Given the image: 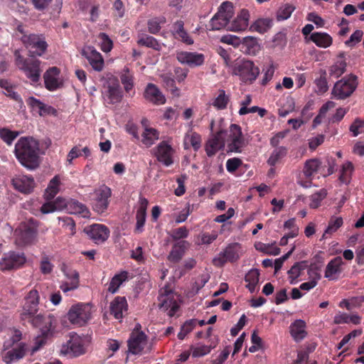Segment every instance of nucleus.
Instances as JSON below:
<instances>
[{"mask_svg": "<svg viewBox=\"0 0 364 364\" xmlns=\"http://www.w3.org/2000/svg\"><path fill=\"white\" fill-rule=\"evenodd\" d=\"M12 184L15 189L26 194L30 193L33 190L35 186L33 178L24 175L14 178Z\"/></svg>", "mask_w": 364, "mask_h": 364, "instance_id": "c85d7f7f", "label": "nucleus"}, {"mask_svg": "<svg viewBox=\"0 0 364 364\" xmlns=\"http://www.w3.org/2000/svg\"><path fill=\"white\" fill-rule=\"evenodd\" d=\"M295 7L291 4H284L281 6L277 13V19L278 21H284L288 19L292 12L294 11Z\"/></svg>", "mask_w": 364, "mask_h": 364, "instance_id": "4d7b16f0", "label": "nucleus"}, {"mask_svg": "<svg viewBox=\"0 0 364 364\" xmlns=\"http://www.w3.org/2000/svg\"><path fill=\"white\" fill-rule=\"evenodd\" d=\"M197 323V320L191 319L186 321L181 328L180 332L178 333V338L180 340H183L186 335L191 332Z\"/></svg>", "mask_w": 364, "mask_h": 364, "instance_id": "bf43d9fd", "label": "nucleus"}, {"mask_svg": "<svg viewBox=\"0 0 364 364\" xmlns=\"http://www.w3.org/2000/svg\"><path fill=\"white\" fill-rule=\"evenodd\" d=\"M177 60L191 68L202 65L205 62V55L197 52L179 51L176 53Z\"/></svg>", "mask_w": 364, "mask_h": 364, "instance_id": "aec40b11", "label": "nucleus"}, {"mask_svg": "<svg viewBox=\"0 0 364 364\" xmlns=\"http://www.w3.org/2000/svg\"><path fill=\"white\" fill-rule=\"evenodd\" d=\"M326 193L325 190H321L310 196L309 206L311 208H317L321 202L325 198Z\"/></svg>", "mask_w": 364, "mask_h": 364, "instance_id": "e2e57ef3", "label": "nucleus"}, {"mask_svg": "<svg viewBox=\"0 0 364 364\" xmlns=\"http://www.w3.org/2000/svg\"><path fill=\"white\" fill-rule=\"evenodd\" d=\"M165 18H154L148 21V29L151 33L155 34L161 29V25L165 23Z\"/></svg>", "mask_w": 364, "mask_h": 364, "instance_id": "0e129e2a", "label": "nucleus"}, {"mask_svg": "<svg viewBox=\"0 0 364 364\" xmlns=\"http://www.w3.org/2000/svg\"><path fill=\"white\" fill-rule=\"evenodd\" d=\"M81 54L88 60L93 70L100 72L105 66V60L101 53L91 46H85L81 50Z\"/></svg>", "mask_w": 364, "mask_h": 364, "instance_id": "a211bd4d", "label": "nucleus"}, {"mask_svg": "<svg viewBox=\"0 0 364 364\" xmlns=\"http://www.w3.org/2000/svg\"><path fill=\"white\" fill-rule=\"evenodd\" d=\"M111 194V189L107 186H103L96 189L92 203L94 210L100 214L105 213L108 208Z\"/></svg>", "mask_w": 364, "mask_h": 364, "instance_id": "f3484780", "label": "nucleus"}, {"mask_svg": "<svg viewBox=\"0 0 364 364\" xmlns=\"http://www.w3.org/2000/svg\"><path fill=\"white\" fill-rule=\"evenodd\" d=\"M63 209L62 198H57L54 201H48L41 208V211L43 214H48L55 211H60Z\"/></svg>", "mask_w": 364, "mask_h": 364, "instance_id": "49530a36", "label": "nucleus"}, {"mask_svg": "<svg viewBox=\"0 0 364 364\" xmlns=\"http://www.w3.org/2000/svg\"><path fill=\"white\" fill-rule=\"evenodd\" d=\"M360 317L356 314H348L344 312L338 311L333 317V323L335 324H359L360 323Z\"/></svg>", "mask_w": 364, "mask_h": 364, "instance_id": "c9c22d12", "label": "nucleus"}, {"mask_svg": "<svg viewBox=\"0 0 364 364\" xmlns=\"http://www.w3.org/2000/svg\"><path fill=\"white\" fill-rule=\"evenodd\" d=\"M37 223L29 218L19 225L14 232L15 242L18 246H24L31 243L36 238Z\"/></svg>", "mask_w": 364, "mask_h": 364, "instance_id": "423d86ee", "label": "nucleus"}, {"mask_svg": "<svg viewBox=\"0 0 364 364\" xmlns=\"http://www.w3.org/2000/svg\"><path fill=\"white\" fill-rule=\"evenodd\" d=\"M350 132L353 133L354 136H358L359 134L364 132V120L357 119L351 124L350 127Z\"/></svg>", "mask_w": 364, "mask_h": 364, "instance_id": "774afa93", "label": "nucleus"}, {"mask_svg": "<svg viewBox=\"0 0 364 364\" xmlns=\"http://www.w3.org/2000/svg\"><path fill=\"white\" fill-rule=\"evenodd\" d=\"M63 209L70 214L77 215L85 218L90 216V212L86 205L76 200L70 199L67 201L63 198Z\"/></svg>", "mask_w": 364, "mask_h": 364, "instance_id": "b1692460", "label": "nucleus"}, {"mask_svg": "<svg viewBox=\"0 0 364 364\" xmlns=\"http://www.w3.org/2000/svg\"><path fill=\"white\" fill-rule=\"evenodd\" d=\"M184 144L185 146L190 144L194 150L197 151L200 149L201 145V137L196 132L187 133L185 136ZM186 148L188 147L186 146Z\"/></svg>", "mask_w": 364, "mask_h": 364, "instance_id": "5fc2aeb1", "label": "nucleus"}, {"mask_svg": "<svg viewBox=\"0 0 364 364\" xmlns=\"http://www.w3.org/2000/svg\"><path fill=\"white\" fill-rule=\"evenodd\" d=\"M26 352L27 346L25 343H20L11 347L10 341H5L1 354L2 360L6 364H12L22 359Z\"/></svg>", "mask_w": 364, "mask_h": 364, "instance_id": "ddd939ff", "label": "nucleus"}, {"mask_svg": "<svg viewBox=\"0 0 364 364\" xmlns=\"http://www.w3.org/2000/svg\"><path fill=\"white\" fill-rule=\"evenodd\" d=\"M250 13L247 10L242 9L237 17L228 26V30L239 32L247 29L249 25Z\"/></svg>", "mask_w": 364, "mask_h": 364, "instance_id": "c756f323", "label": "nucleus"}, {"mask_svg": "<svg viewBox=\"0 0 364 364\" xmlns=\"http://www.w3.org/2000/svg\"><path fill=\"white\" fill-rule=\"evenodd\" d=\"M343 221L341 217L333 216L330 218L328 225L322 235V239H325L327 235L336 232L342 225Z\"/></svg>", "mask_w": 364, "mask_h": 364, "instance_id": "de8ad7c7", "label": "nucleus"}, {"mask_svg": "<svg viewBox=\"0 0 364 364\" xmlns=\"http://www.w3.org/2000/svg\"><path fill=\"white\" fill-rule=\"evenodd\" d=\"M232 73L242 82L252 84L258 77L259 69L252 61L242 59L235 63Z\"/></svg>", "mask_w": 364, "mask_h": 364, "instance_id": "0eeeda50", "label": "nucleus"}, {"mask_svg": "<svg viewBox=\"0 0 364 364\" xmlns=\"http://www.w3.org/2000/svg\"><path fill=\"white\" fill-rule=\"evenodd\" d=\"M60 71L56 67L48 69L43 75L46 87L50 91H54L62 85Z\"/></svg>", "mask_w": 364, "mask_h": 364, "instance_id": "bb28decb", "label": "nucleus"}, {"mask_svg": "<svg viewBox=\"0 0 364 364\" xmlns=\"http://www.w3.org/2000/svg\"><path fill=\"white\" fill-rule=\"evenodd\" d=\"M61 271L64 275L69 279V282H63L60 286V289L64 292L67 293L69 291H73L79 287V274L78 272L69 267L66 264H63Z\"/></svg>", "mask_w": 364, "mask_h": 364, "instance_id": "6ab92c4d", "label": "nucleus"}, {"mask_svg": "<svg viewBox=\"0 0 364 364\" xmlns=\"http://www.w3.org/2000/svg\"><path fill=\"white\" fill-rule=\"evenodd\" d=\"M310 39L318 47L326 48L331 46L333 39L331 36L322 32H315L311 33Z\"/></svg>", "mask_w": 364, "mask_h": 364, "instance_id": "e433bc0d", "label": "nucleus"}, {"mask_svg": "<svg viewBox=\"0 0 364 364\" xmlns=\"http://www.w3.org/2000/svg\"><path fill=\"white\" fill-rule=\"evenodd\" d=\"M92 307L90 304L77 303L70 306L67 313V318L73 326L82 327L92 319Z\"/></svg>", "mask_w": 364, "mask_h": 364, "instance_id": "39448f33", "label": "nucleus"}, {"mask_svg": "<svg viewBox=\"0 0 364 364\" xmlns=\"http://www.w3.org/2000/svg\"><path fill=\"white\" fill-rule=\"evenodd\" d=\"M17 32L21 34L19 38L28 50L30 56H41L46 52L48 44L42 35L28 34L22 25L18 26Z\"/></svg>", "mask_w": 364, "mask_h": 364, "instance_id": "7ed1b4c3", "label": "nucleus"}, {"mask_svg": "<svg viewBox=\"0 0 364 364\" xmlns=\"http://www.w3.org/2000/svg\"><path fill=\"white\" fill-rule=\"evenodd\" d=\"M152 154L158 161L166 166H171L173 161L175 150L168 141H162L151 150Z\"/></svg>", "mask_w": 364, "mask_h": 364, "instance_id": "4468645a", "label": "nucleus"}, {"mask_svg": "<svg viewBox=\"0 0 364 364\" xmlns=\"http://www.w3.org/2000/svg\"><path fill=\"white\" fill-rule=\"evenodd\" d=\"M144 97L149 101L154 103L162 105L166 102L164 96L159 91L158 87L153 85L149 84L145 90Z\"/></svg>", "mask_w": 364, "mask_h": 364, "instance_id": "72a5a7b5", "label": "nucleus"}, {"mask_svg": "<svg viewBox=\"0 0 364 364\" xmlns=\"http://www.w3.org/2000/svg\"><path fill=\"white\" fill-rule=\"evenodd\" d=\"M87 338L85 336L72 332L69 334L68 340L60 348V353L69 357H77L85 353Z\"/></svg>", "mask_w": 364, "mask_h": 364, "instance_id": "6e6552de", "label": "nucleus"}, {"mask_svg": "<svg viewBox=\"0 0 364 364\" xmlns=\"http://www.w3.org/2000/svg\"><path fill=\"white\" fill-rule=\"evenodd\" d=\"M242 254L241 245L237 242L231 243L213 259V264L215 267H223L228 262H234L237 261Z\"/></svg>", "mask_w": 364, "mask_h": 364, "instance_id": "f8f14e48", "label": "nucleus"}, {"mask_svg": "<svg viewBox=\"0 0 364 364\" xmlns=\"http://www.w3.org/2000/svg\"><path fill=\"white\" fill-rule=\"evenodd\" d=\"M120 79L127 93L129 96H133L134 95V91L132 90L134 87L133 75L128 68H124L122 70Z\"/></svg>", "mask_w": 364, "mask_h": 364, "instance_id": "ea45409f", "label": "nucleus"}, {"mask_svg": "<svg viewBox=\"0 0 364 364\" xmlns=\"http://www.w3.org/2000/svg\"><path fill=\"white\" fill-rule=\"evenodd\" d=\"M53 269V264L50 259L47 255H43L40 262V269L43 274H50Z\"/></svg>", "mask_w": 364, "mask_h": 364, "instance_id": "338daca9", "label": "nucleus"}, {"mask_svg": "<svg viewBox=\"0 0 364 364\" xmlns=\"http://www.w3.org/2000/svg\"><path fill=\"white\" fill-rule=\"evenodd\" d=\"M306 324L302 320H296L290 326V333L296 341L304 339L306 335L305 331Z\"/></svg>", "mask_w": 364, "mask_h": 364, "instance_id": "4c0bfd02", "label": "nucleus"}, {"mask_svg": "<svg viewBox=\"0 0 364 364\" xmlns=\"http://www.w3.org/2000/svg\"><path fill=\"white\" fill-rule=\"evenodd\" d=\"M357 85V77L353 75H348L336 82L332 90V95L336 99H345L354 92Z\"/></svg>", "mask_w": 364, "mask_h": 364, "instance_id": "9b49d317", "label": "nucleus"}, {"mask_svg": "<svg viewBox=\"0 0 364 364\" xmlns=\"http://www.w3.org/2000/svg\"><path fill=\"white\" fill-rule=\"evenodd\" d=\"M99 46L101 50L105 53H109L113 48V42L110 38L105 33H100L97 36Z\"/></svg>", "mask_w": 364, "mask_h": 364, "instance_id": "6e6d98bb", "label": "nucleus"}, {"mask_svg": "<svg viewBox=\"0 0 364 364\" xmlns=\"http://www.w3.org/2000/svg\"><path fill=\"white\" fill-rule=\"evenodd\" d=\"M227 142L230 151L235 153L242 152V149L246 146V142L242 136L241 127L239 125L232 124L230 126Z\"/></svg>", "mask_w": 364, "mask_h": 364, "instance_id": "2eb2a0df", "label": "nucleus"}, {"mask_svg": "<svg viewBox=\"0 0 364 364\" xmlns=\"http://www.w3.org/2000/svg\"><path fill=\"white\" fill-rule=\"evenodd\" d=\"M26 261L23 253L9 252L0 259V270L9 271L21 267Z\"/></svg>", "mask_w": 364, "mask_h": 364, "instance_id": "dca6fc26", "label": "nucleus"}, {"mask_svg": "<svg viewBox=\"0 0 364 364\" xmlns=\"http://www.w3.org/2000/svg\"><path fill=\"white\" fill-rule=\"evenodd\" d=\"M346 68V63L343 56L340 55L334 64L330 67L329 74L331 77L338 78L345 73Z\"/></svg>", "mask_w": 364, "mask_h": 364, "instance_id": "c03bdc74", "label": "nucleus"}, {"mask_svg": "<svg viewBox=\"0 0 364 364\" xmlns=\"http://www.w3.org/2000/svg\"><path fill=\"white\" fill-rule=\"evenodd\" d=\"M146 343V336L143 332H133L128 341L129 351L132 354H139Z\"/></svg>", "mask_w": 364, "mask_h": 364, "instance_id": "cd10ccee", "label": "nucleus"}, {"mask_svg": "<svg viewBox=\"0 0 364 364\" xmlns=\"http://www.w3.org/2000/svg\"><path fill=\"white\" fill-rule=\"evenodd\" d=\"M234 14L232 4L229 1H225L220 6L218 12L210 21L211 30H220L226 26Z\"/></svg>", "mask_w": 364, "mask_h": 364, "instance_id": "9d476101", "label": "nucleus"}, {"mask_svg": "<svg viewBox=\"0 0 364 364\" xmlns=\"http://www.w3.org/2000/svg\"><path fill=\"white\" fill-rule=\"evenodd\" d=\"M259 273L256 269H250L245 275V280L247 283L246 287L251 293L255 291L259 282Z\"/></svg>", "mask_w": 364, "mask_h": 364, "instance_id": "a18cd8bd", "label": "nucleus"}, {"mask_svg": "<svg viewBox=\"0 0 364 364\" xmlns=\"http://www.w3.org/2000/svg\"><path fill=\"white\" fill-rule=\"evenodd\" d=\"M189 245V242L186 240L176 242L173 245L172 249L168 255V259L171 262H179L183 257L185 252L188 248Z\"/></svg>", "mask_w": 364, "mask_h": 364, "instance_id": "2f4dec72", "label": "nucleus"}, {"mask_svg": "<svg viewBox=\"0 0 364 364\" xmlns=\"http://www.w3.org/2000/svg\"><path fill=\"white\" fill-rule=\"evenodd\" d=\"M228 102V96L226 95L225 92L223 90H220L218 92V96L215 97L211 102V105L217 109H224L226 108Z\"/></svg>", "mask_w": 364, "mask_h": 364, "instance_id": "603ef678", "label": "nucleus"}, {"mask_svg": "<svg viewBox=\"0 0 364 364\" xmlns=\"http://www.w3.org/2000/svg\"><path fill=\"white\" fill-rule=\"evenodd\" d=\"M28 318L33 327L39 329V333L35 338V346L33 348V351H37L55 333L57 319L50 314L41 313H36Z\"/></svg>", "mask_w": 364, "mask_h": 364, "instance_id": "f03ea898", "label": "nucleus"}, {"mask_svg": "<svg viewBox=\"0 0 364 364\" xmlns=\"http://www.w3.org/2000/svg\"><path fill=\"white\" fill-rule=\"evenodd\" d=\"M307 262L301 261L295 263L288 271L289 282L294 284L297 282V279L301 275L302 272L306 269Z\"/></svg>", "mask_w": 364, "mask_h": 364, "instance_id": "58836bf2", "label": "nucleus"}, {"mask_svg": "<svg viewBox=\"0 0 364 364\" xmlns=\"http://www.w3.org/2000/svg\"><path fill=\"white\" fill-rule=\"evenodd\" d=\"M178 299V295L166 286L160 290L159 307L161 311H166L169 316H173L179 308Z\"/></svg>", "mask_w": 364, "mask_h": 364, "instance_id": "1a4fd4ad", "label": "nucleus"}, {"mask_svg": "<svg viewBox=\"0 0 364 364\" xmlns=\"http://www.w3.org/2000/svg\"><path fill=\"white\" fill-rule=\"evenodd\" d=\"M138 44L140 46L151 48L156 50L161 49V45L152 36L141 35L139 37Z\"/></svg>", "mask_w": 364, "mask_h": 364, "instance_id": "8fccbe9b", "label": "nucleus"}, {"mask_svg": "<svg viewBox=\"0 0 364 364\" xmlns=\"http://www.w3.org/2000/svg\"><path fill=\"white\" fill-rule=\"evenodd\" d=\"M86 232L95 243L104 242L109 236V229L101 224L90 225L86 229Z\"/></svg>", "mask_w": 364, "mask_h": 364, "instance_id": "393cba45", "label": "nucleus"}, {"mask_svg": "<svg viewBox=\"0 0 364 364\" xmlns=\"http://www.w3.org/2000/svg\"><path fill=\"white\" fill-rule=\"evenodd\" d=\"M287 153V150L284 146H279L274 149L272 152L267 163L269 166H275L282 159H283Z\"/></svg>", "mask_w": 364, "mask_h": 364, "instance_id": "3c124183", "label": "nucleus"}, {"mask_svg": "<svg viewBox=\"0 0 364 364\" xmlns=\"http://www.w3.org/2000/svg\"><path fill=\"white\" fill-rule=\"evenodd\" d=\"M226 136L227 132L220 130L208 141L205 151L208 156H213L218 151L225 146Z\"/></svg>", "mask_w": 364, "mask_h": 364, "instance_id": "5701e85b", "label": "nucleus"}, {"mask_svg": "<svg viewBox=\"0 0 364 364\" xmlns=\"http://www.w3.org/2000/svg\"><path fill=\"white\" fill-rule=\"evenodd\" d=\"M149 202L144 198H140L139 200V207L136 214V231L141 232L143 230V227L146 221V208Z\"/></svg>", "mask_w": 364, "mask_h": 364, "instance_id": "473e14b6", "label": "nucleus"}, {"mask_svg": "<svg viewBox=\"0 0 364 364\" xmlns=\"http://www.w3.org/2000/svg\"><path fill=\"white\" fill-rule=\"evenodd\" d=\"M0 87L4 90V93L6 95L16 101H21L19 95L14 91V87L7 80L0 79Z\"/></svg>", "mask_w": 364, "mask_h": 364, "instance_id": "864d4df0", "label": "nucleus"}, {"mask_svg": "<svg viewBox=\"0 0 364 364\" xmlns=\"http://www.w3.org/2000/svg\"><path fill=\"white\" fill-rule=\"evenodd\" d=\"M39 304V294L37 289H32L26 297V302L23 305V318H27L36 314L38 311Z\"/></svg>", "mask_w": 364, "mask_h": 364, "instance_id": "4be33fe9", "label": "nucleus"}, {"mask_svg": "<svg viewBox=\"0 0 364 364\" xmlns=\"http://www.w3.org/2000/svg\"><path fill=\"white\" fill-rule=\"evenodd\" d=\"M14 56L16 66L23 72L31 84L38 83L42 73L41 60L35 58H24L18 50L15 51Z\"/></svg>", "mask_w": 364, "mask_h": 364, "instance_id": "20e7f679", "label": "nucleus"}, {"mask_svg": "<svg viewBox=\"0 0 364 364\" xmlns=\"http://www.w3.org/2000/svg\"><path fill=\"white\" fill-rule=\"evenodd\" d=\"M211 350V346L198 343L191 348V354L194 358H199L208 354Z\"/></svg>", "mask_w": 364, "mask_h": 364, "instance_id": "052dcab7", "label": "nucleus"}, {"mask_svg": "<svg viewBox=\"0 0 364 364\" xmlns=\"http://www.w3.org/2000/svg\"><path fill=\"white\" fill-rule=\"evenodd\" d=\"M354 171L353 165L350 161L345 162L340 170L339 180L341 183L348 184L351 179Z\"/></svg>", "mask_w": 364, "mask_h": 364, "instance_id": "09e8293b", "label": "nucleus"}, {"mask_svg": "<svg viewBox=\"0 0 364 364\" xmlns=\"http://www.w3.org/2000/svg\"><path fill=\"white\" fill-rule=\"evenodd\" d=\"M127 302L125 297L117 296L110 304V312L116 319H122L127 311Z\"/></svg>", "mask_w": 364, "mask_h": 364, "instance_id": "7c9ffc66", "label": "nucleus"}, {"mask_svg": "<svg viewBox=\"0 0 364 364\" xmlns=\"http://www.w3.org/2000/svg\"><path fill=\"white\" fill-rule=\"evenodd\" d=\"M60 178L58 175L55 176L49 182L45 191V198L47 200L53 199L60 190Z\"/></svg>", "mask_w": 364, "mask_h": 364, "instance_id": "37998d69", "label": "nucleus"}, {"mask_svg": "<svg viewBox=\"0 0 364 364\" xmlns=\"http://www.w3.org/2000/svg\"><path fill=\"white\" fill-rule=\"evenodd\" d=\"M38 141L31 136L21 137L15 144L14 154L20 164L33 170L38 166L41 154Z\"/></svg>", "mask_w": 364, "mask_h": 364, "instance_id": "f257e3e1", "label": "nucleus"}, {"mask_svg": "<svg viewBox=\"0 0 364 364\" xmlns=\"http://www.w3.org/2000/svg\"><path fill=\"white\" fill-rule=\"evenodd\" d=\"M273 25V21L269 18H263L256 20L250 26L252 31H256L259 33H264L269 31Z\"/></svg>", "mask_w": 364, "mask_h": 364, "instance_id": "79ce46f5", "label": "nucleus"}, {"mask_svg": "<svg viewBox=\"0 0 364 364\" xmlns=\"http://www.w3.org/2000/svg\"><path fill=\"white\" fill-rule=\"evenodd\" d=\"M320 166V162L317 159L308 160L304 166V173L306 177H311L313 176L318 169Z\"/></svg>", "mask_w": 364, "mask_h": 364, "instance_id": "13d9d810", "label": "nucleus"}, {"mask_svg": "<svg viewBox=\"0 0 364 364\" xmlns=\"http://www.w3.org/2000/svg\"><path fill=\"white\" fill-rule=\"evenodd\" d=\"M344 264L341 257L332 259L327 264L325 269L324 277L328 280H336L343 272L342 266Z\"/></svg>", "mask_w": 364, "mask_h": 364, "instance_id": "a878e982", "label": "nucleus"}, {"mask_svg": "<svg viewBox=\"0 0 364 364\" xmlns=\"http://www.w3.org/2000/svg\"><path fill=\"white\" fill-rule=\"evenodd\" d=\"M123 97L122 90L116 80L108 83L107 90L103 92V98L107 104L119 103Z\"/></svg>", "mask_w": 364, "mask_h": 364, "instance_id": "412c9836", "label": "nucleus"}, {"mask_svg": "<svg viewBox=\"0 0 364 364\" xmlns=\"http://www.w3.org/2000/svg\"><path fill=\"white\" fill-rule=\"evenodd\" d=\"M159 139V132L155 128L146 126L141 133V143L147 148L151 147Z\"/></svg>", "mask_w": 364, "mask_h": 364, "instance_id": "f704fd0d", "label": "nucleus"}, {"mask_svg": "<svg viewBox=\"0 0 364 364\" xmlns=\"http://www.w3.org/2000/svg\"><path fill=\"white\" fill-rule=\"evenodd\" d=\"M189 235V230L186 227L182 226L172 230L169 233L170 237L175 241H180L182 239L187 238Z\"/></svg>", "mask_w": 364, "mask_h": 364, "instance_id": "680f3d73", "label": "nucleus"}, {"mask_svg": "<svg viewBox=\"0 0 364 364\" xmlns=\"http://www.w3.org/2000/svg\"><path fill=\"white\" fill-rule=\"evenodd\" d=\"M18 135V132H11L6 128L0 129V137L9 145L11 144Z\"/></svg>", "mask_w": 364, "mask_h": 364, "instance_id": "69168bd1", "label": "nucleus"}, {"mask_svg": "<svg viewBox=\"0 0 364 364\" xmlns=\"http://www.w3.org/2000/svg\"><path fill=\"white\" fill-rule=\"evenodd\" d=\"M129 273L126 271L116 274L110 281L109 284L108 291L112 293H116L119 287L128 279Z\"/></svg>", "mask_w": 364, "mask_h": 364, "instance_id": "a19ab883", "label": "nucleus"}]
</instances>
